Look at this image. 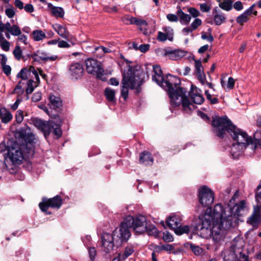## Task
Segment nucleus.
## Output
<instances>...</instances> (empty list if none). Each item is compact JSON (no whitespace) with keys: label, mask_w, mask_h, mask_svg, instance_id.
I'll use <instances>...</instances> for the list:
<instances>
[{"label":"nucleus","mask_w":261,"mask_h":261,"mask_svg":"<svg viewBox=\"0 0 261 261\" xmlns=\"http://www.w3.org/2000/svg\"><path fill=\"white\" fill-rule=\"evenodd\" d=\"M18 134L24 143L20 144L16 141H10L8 143L5 165L9 169H13L20 165L25 157L32 155L34 153L35 136L31 132L30 128L28 126L21 127Z\"/></svg>","instance_id":"obj_1"},{"label":"nucleus","mask_w":261,"mask_h":261,"mask_svg":"<svg viewBox=\"0 0 261 261\" xmlns=\"http://www.w3.org/2000/svg\"><path fill=\"white\" fill-rule=\"evenodd\" d=\"M212 125L213 132L219 138H223L226 132H227L232 139L241 145L249 147L251 149V145L255 144L246 132L237 127L226 116H216L213 118Z\"/></svg>","instance_id":"obj_2"},{"label":"nucleus","mask_w":261,"mask_h":261,"mask_svg":"<svg viewBox=\"0 0 261 261\" xmlns=\"http://www.w3.org/2000/svg\"><path fill=\"white\" fill-rule=\"evenodd\" d=\"M152 69L154 74L152 79L167 92L170 99V110L173 112L174 108L179 106V79L170 74L164 77L161 67L158 65L152 66Z\"/></svg>","instance_id":"obj_3"},{"label":"nucleus","mask_w":261,"mask_h":261,"mask_svg":"<svg viewBox=\"0 0 261 261\" xmlns=\"http://www.w3.org/2000/svg\"><path fill=\"white\" fill-rule=\"evenodd\" d=\"M213 219L210 238L215 243L223 241L226 234V230L230 227L231 220H227L223 215V206L218 203L213 209Z\"/></svg>","instance_id":"obj_4"},{"label":"nucleus","mask_w":261,"mask_h":261,"mask_svg":"<svg viewBox=\"0 0 261 261\" xmlns=\"http://www.w3.org/2000/svg\"><path fill=\"white\" fill-rule=\"evenodd\" d=\"M132 228L137 234H141L146 230L147 220L145 216L139 215L136 217L128 215L126 216L121 222L119 230L115 232L121 234L120 237L124 240H128L130 236L129 228Z\"/></svg>","instance_id":"obj_5"},{"label":"nucleus","mask_w":261,"mask_h":261,"mask_svg":"<svg viewBox=\"0 0 261 261\" xmlns=\"http://www.w3.org/2000/svg\"><path fill=\"white\" fill-rule=\"evenodd\" d=\"M189 96L192 101L197 105H201L204 101L202 91L196 86L192 85L190 92L180 87V104L182 111L187 114H190L195 109V106L190 102Z\"/></svg>","instance_id":"obj_6"},{"label":"nucleus","mask_w":261,"mask_h":261,"mask_svg":"<svg viewBox=\"0 0 261 261\" xmlns=\"http://www.w3.org/2000/svg\"><path fill=\"white\" fill-rule=\"evenodd\" d=\"M121 84V95L126 100L128 97V89H134L142 84L139 71L133 70L130 66H128L127 73L123 74Z\"/></svg>","instance_id":"obj_7"},{"label":"nucleus","mask_w":261,"mask_h":261,"mask_svg":"<svg viewBox=\"0 0 261 261\" xmlns=\"http://www.w3.org/2000/svg\"><path fill=\"white\" fill-rule=\"evenodd\" d=\"M200 223L197 226L196 233L202 238H210L211 227L213 223V210L211 207L206 209L203 215L199 216Z\"/></svg>","instance_id":"obj_8"},{"label":"nucleus","mask_w":261,"mask_h":261,"mask_svg":"<svg viewBox=\"0 0 261 261\" xmlns=\"http://www.w3.org/2000/svg\"><path fill=\"white\" fill-rule=\"evenodd\" d=\"M248 211L247 203L244 200L236 203L232 207L229 204L224 208L223 207V215L227 220H231V224L236 218L242 216Z\"/></svg>","instance_id":"obj_9"},{"label":"nucleus","mask_w":261,"mask_h":261,"mask_svg":"<svg viewBox=\"0 0 261 261\" xmlns=\"http://www.w3.org/2000/svg\"><path fill=\"white\" fill-rule=\"evenodd\" d=\"M85 63L88 73L96 75L97 79L102 81H106V77L103 74L104 70L97 60L89 58L85 60Z\"/></svg>","instance_id":"obj_10"},{"label":"nucleus","mask_w":261,"mask_h":261,"mask_svg":"<svg viewBox=\"0 0 261 261\" xmlns=\"http://www.w3.org/2000/svg\"><path fill=\"white\" fill-rule=\"evenodd\" d=\"M62 199L60 196L57 195L51 198H43L41 202L39 204L40 210L46 212L47 214H50V213H47L48 208L59 209L62 204Z\"/></svg>","instance_id":"obj_11"},{"label":"nucleus","mask_w":261,"mask_h":261,"mask_svg":"<svg viewBox=\"0 0 261 261\" xmlns=\"http://www.w3.org/2000/svg\"><path fill=\"white\" fill-rule=\"evenodd\" d=\"M256 205L254 207L253 215L248 220L249 223L253 226H257L260 220L261 212V186L257 188V193L255 196Z\"/></svg>","instance_id":"obj_12"},{"label":"nucleus","mask_w":261,"mask_h":261,"mask_svg":"<svg viewBox=\"0 0 261 261\" xmlns=\"http://www.w3.org/2000/svg\"><path fill=\"white\" fill-rule=\"evenodd\" d=\"M40 130L43 133L45 137H47L51 132L56 139L60 138L62 135L60 125L53 121H44Z\"/></svg>","instance_id":"obj_13"},{"label":"nucleus","mask_w":261,"mask_h":261,"mask_svg":"<svg viewBox=\"0 0 261 261\" xmlns=\"http://www.w3.org/2000/svg\"><path fill=\"white\" fill-rule=\"evenodd\" d=\"M242 253V248L233 242L229 249H225L221 254L224 261H237Z\"/></svg>","instance_id":"obj_14"},{"label":"nucleus","mask_w":261,"mask_h":261,"mask_svg":"<svg viewBox=\"0 0 261 261\" xmlns=\"http://www.w3.org/2000/svg\"><path fill=\"white\" fill-rule=\"evenodd\" d=\"M199 202L203 206H208L214 201V196L212 190L205 186H203L198 190Z\"/></svg>","instance_id":"obj_15"},{"label":"nucleus","mask_w":261,"mask_h":261,"mask_svg":"<svg viewBox=\"0 0 261 261\" xmlns=\"http://www.w3.org/2000/svg\"><path fill=\"white\" fill-rule=\"evenodd\" d=\"M119 230V228L115 229L112 234L103 233L101 236V242H115L117 246L120 245L123 242H126L127 240L123 239L119 236H121V234H118L115 232Z\"/></svg>","instance_id":"obj_16"},{"label":"nucleus","mask_w":261,"mask_h":261,"mask_svg":"<svg viewBox=\"0 0 261 261\" xmlns=\"http://www.w3.org/2000/svg\"><path fill=\"white\" fill-rule=\"evenodd\" d=\"M128 20L130 24L138 25L139 30L142 32L143 34L148 35L150 33V32L147 29L148 23L146 20L134 17H130L128 18Z\"/></svg>","instance_id":"obj_17"},{"label":"nucleus","mask_w":261,"mask_h":261,"mask_svg":"<svg viewBox=\"0 0 261 261\" xmlns=\"http://www.w3.org/2000/svg\"><path fill=\"white\" fill-rule=\"evenodd\" d=\"M69 73L72 79L77 80L81 77L84 73V68L82 64L79 63L72 64L69 67Z\"/></svg>","instance_id":"obj_18"},{"label":"nucleus","mask_w":261,"mask_h":261,"mask_svg":"<svg viewBox=\"0 0 261 261\" xmlns=\"http://www.w3.org/2000/svg\"><path fill=\"white\" fill-rule=\"evenodd\" d=\"M213 16L214 23L217 25H220L226 21L225 14L217 7L213 9Z\"/></svg>","instance_id":"obj_19"},{"label":"nucleus","mask_w":261,"mask_h":261,"mask_svg":"<svg viewBox=\"0 0 261 261\" xmlns=\"http://www.w3.org/2000/svg\"><path fill=\"white\" fill-rule=\"evenodd\" d=\"M33 57H36L44 62H53L58 59L59 57L57 55L49 56L48 54L45 51L38 50Z\"/></svg>","instance_id":"obj_20"},{"label":"nucleus","mask_w":261,"mask_h":261,"mask_svg":"<svg viewBox=\"0 0 261 261\" xmlns=\"http://www.w3.org/2000/svg\"><path fill=\"white\" fill-rule=\"evenodd\" d=\"M247 146L245 145H241L239 143H233L230 149V153L232 157L237 159H238L242 154L245 148Z\"/></svg>","instance_id":"obj_21"},{"label":"nucleus","mask_w":261,"mask_h":261,"mask_svg":"<svg viewBox=\"0 0 261 261\" xmlns=\"http://www.w3.org/2000/svg\"><path fill=\"white\" fill-rule=\"evenodd\" d=\"M166 224L169 228L173 229L174 232L179 235V226H178V221L175 216L169 217L166 220Z\"/></svg>","instance_id":"obj_22"},{"label":"nucleus","mask_w":261,"mask_h":261,"mask_svg":"<svg viewBox=\"0 0 261 261\" xmlns=\"http://www.w3.org/2000/svg\"><path fill=\"white\" fill-rule=\"evenodd\" d=\"M160 52L163 53L164 56L168 57L172 60H177L179 57V49L166 51L162 49H159L156 50L157 54H159Z\"/></svg>","instance_id":"obj_23"},{"label":"nucleus","mask_w":261,"mask_h":261,"mask_svg":"<svg viewBox=\"0 0 261 261\" xmlns=\"http://www.w3.org/2000/svg\"><path fill=\"white\" fill-rule=\"evenodd\" d=\"M139 160L141 163L145 165L152 164L153 161L151 154L147 151H144L140 153Z\"/></svg>","instance_id":"obj_24"},{"label":"nucleus","mask_w":261,"mask_h":261,"mask_svg":"<svg viewBox=\"0 0 261 261\" xmlns=\"http://www.w3.org/2000/svg\"><path fill=\"white\" fill-rule=\"evenodd\" d=\"M50 107L56 110L62 106V101L59 96L50 94L49 96Z\"/></svg>","instance_id":"obj_25"},{"label":"nucleus","mask_w":261,"mask_h":261,"mask_svg":"<svg viewBox=\"0 0 261 261\" xmlns=\"http://www.w3.org/2000/svg\"><path fill=\"white\" fill-rule=\"evenodd\" d=\"M55 31L62 38L64 39H68L69 34L65 27L56 24L53 27Z\"/></svg>","instance_id":"obj_26"},{"label":"nucleus","mask_w":261,"mask_h":261,"mask_svg":"<svg viewBox=\"0 0 261 261\" xmlns=\"http://www.w3.org/2000/svg\"><path fill=\"white\" fill-rule=\"evenodd\" d=\"M48 8L50 9L53 14L58 17H63L64 15V11L63 8L59 7L54 6L52 4H47Z\"/></svg>","instance_id":"obj_27"},{"label":"nucleus","mask_w":261,"mask_h":261,"mask_svg":"<svg viewBox=\"0 0 261 261\" xmlns=\"http://www.w3.org/2000/svg\"><path fill=\"white\" fill-rule=\"evenodd\" d=\"M31 37L35 41H42L46 37L45 33L41 30L33 31L31 34Z\"/></svg>","instance_id":"obj_28"},{"label":"nucleus","mask_w":261,"mask_h":261,"mask_svg":"<svg viewBox=\"0 0 261 261\" xmlns=\"http://www.w3.org/2000/svg\"><path fill=\"white\" fill-rule=\"evenodd\" d=\"M2 114L1 116V121L2 123L6 124L11 121L13 118L12 114L5 107H2Z\"/></svg>","instance_id":"obj_29"},{"label":"nucleus","mask_w":261,"mask_h":261,"mask_svg":"<svg viewBox=\"0 0 261 261\" xmlns=\"http://www.w3.org/2000/svg\"><path fill=\"white\" fill-rule=\"evenodd\" d=\"M219 6L222 9L229 11L232 8L233 1L232 0H218Z\"/></svg>","instance_id":"obj_30"},{"label":"nucleus","mask_w":261,"mask_h":261,"mask_svg":"<svg viewBox=\"0 0 261 261\" xmlns=\"http://www.w3.org/2000/svg\"><path fill=\"white\" fill-rule=\"evenodd\" d=\"M105 95L107 99L110 102H115V91L109 87L106 88L105 90Z\"/></svg>","instance_id":"obj_31"},{"label":"nucleus","mask_w":261,"mask_h":261,"mask_svg":"<svg viewBox=\"0 0 261 261\" xmlns=\"http://www.w3.org/2000/svg\"><path fill=\"white\" fill-rule=\"evenodd\" d=\"M148 234L150 236L157 237L159 235V231L154 225L150 224L147 222L146 230Z\"/></svg>","instance_id":"obj_32"},{"label":"nucleus","mask_w":261,"mask_h":261,"mask_svg":"<svg viewBox=\"0 0 261 261\" xmlns=\"http://www.w3.org/2000/svg\"><path fill=\"white\" fill-rule=\"evenodd\" d=\"M102 242V247L103 249V251L106 253H109L111 251L114 246V243L115 242Z\"/></svg>","instance_id":"obj_33"},{"label":"nucleus","mask_w":261,"mask_h":261,"mask_svg":"<svg viewBox=\"0 0 261 261\" xmlns=\"http://www.w3.org/2000/svg\"><path fill=\"white\" fill-rule=\"evenodd\" d=\"M134 252V249L133 246H128L125 247L121 257L123 259H125L130 256Z\"/></svg>","instance_id":"obj_34"},{"label":"nucleus","mask_w":261,"mask_h":261,"mask_svg":"<svg viewBox=\"0 0 261 261\" xmlns=\"http://www.w3.org/2000/svg\"><path fill=\"white\" fill-rule=\"evenodd\" d=\"M15 58L17 60H20L22 57V51L19 45H16L13 52Z\"/></svg>","instance_id":"obj_35"},{"label":"nucleus","mask_w":261,"mask_h":261,"mask_svg":"<svg viewBox=\"0 0 261 261\" xmlns=\"http://www.w3.org/2000/svg\"><path fill=\"white\" fill-rule=\"evenodd\" d=\"M249 19V17H247V16L243 13L237 17L236 21L240 25H243V24L247 22Z\"/></svg>","instance_id":"obj_36"},{"label":"nucleus","mask_w":261,"mask_h":261,"mask_svg":"<svg viewBox=\"0 0 261 261\" xmlns=\"http://www.w3.org/2000/svg\"><path fill=\"white\" fill-rule=\"evenodd\" d=\"M29 76V70L25 68H22L17 74V77L23 80L28 79Z\"/></svg>","instance_id":"obj_37"},{"label":"nucleus","mask_w":261,"mask_h":261,"mask_svg":"<svg viewBox=\"0 0 261 261\" xmlns=\"http://www.w3.org/2000/svg\"><path fill=\"white\" fill-rule=\"evenodd\" d=\"M163 31L168 37V40H172L173 35V31L172 29L169 27H164L163 28Z\"/></svg>","instance_id":"obj_38"},{"label":"nucleus","mask_w":261,"mask_h":261,"mask_svg":"<svg viewBox=\"0 0 261 261\" xmlns=\"http://www.w3.org/2000/svg\"><path fill=\"white\" fill-rule=\"evenodd\" d=\"M195 74L203 72V68L201 64L200 60H196L195 61Z\"/></svg>","instance_id":"obj_39"},{"label":"nucleus","mask_w":261,"mask_h":261,"mask_svg":"<svg viewBox=\"0 0 261 261\" xmlns=\"http://www.w3.org/2000/svg\"><path fill=\"white\" fill-rule=\"evenodd\" d=\"M31 121L32 124L39 129H41L43 123L44 122V121L37 118H32Z\"/></svg>","instance_id":"obj_40"},{"label":"nucleus","mask_w":261,"mask_h":261,"mask_svg":"<svg viewBox=\"0 0 261 261\" xmlns=\"http://www.w3.org/2000/svg\"><path fill=\"white\" fill-rule=\"evenodd\" d=\"M12 35L17 36L21 34V30L18 26L17 25H12V28L9 32Z\"/></svg>","instance_id":"obj_41"},{"label":"nucleus","mask_w":261,"mask_h":261,"mask_svg":"<svg viewBox=\"0 0 261 261\" xmlns=\"http://www.w3.org/2000/svg\"><path fill=\"white\" fill-rule=\"evenodd\" d=\"M34 81L33 80H29L27 84V88L26 89V93L28 94H31L34 90V87L33 86V83Z\"/></svg>","instance_id":"obj_42"},{"label":"nucleus","mask_w":261,"mask_h":261,"mask_svg":"<svg viewBox=\"0 0 261 261\" xmlns=\"http://www.w3.org/2000/svg\"><path fill=\"white\" fill-rule=\"evenodd\" d=\"M163 240L166 242H171L173 241V237L169 232L166 231L163 232Z\"/></svg>","instance_id":"obj_43"},{"label":"nucleus","mask_w":261,"mask_h":261,"mask_svg":"<svg viewBox=\"0 0 261 261\" xmlns=\"http://www.w3.org/2000/svg\"><path fill=\"white\" fill-rule=\"evenodd\" d=\"M95 50H101L102 53L99 55V57H102L105 54L111 53L112 51L110 49L105 47L103 46H99L95 48Z\"/></svg>","instance_id":"obj_44"},{"label":"nucleus","mask_w":261,"mask_h":261,"mask_svg":"<svg viewBox=\"0 0 261 261\" xmlns=\"http://www.w3.org/2000/svg\"><path fill=\"white\" fill-rule=\"evenodd\" d=\"M15 117L17 123H20L23 120V112L20 110H18L16 112Z\"/></svg>","instance_id":"obj_45"},{"label":"nucleus","mask_w":261,"mask_h":261,"mask_svg":"<svg viewBox=\"0 0 261 261\" xmlns=\"http://www.w3.org/2000/svg\"><path fill=\"white\" fill-rule=\"evenodd\" d=\"M89 256L90 261H94L95 257L96 255V251L94 247H89L88 248Z\"/></svg>","instance_id":"obj_46"},{"label":"nucleus","mask_w":261,"mask_h":261,"mask_svg":"<svg viewBox=\"0 0 261 261\" xmlns=\"http://www.w3.org/2000/svg\"><path fill=\"white\" fill-rule=\"evenodd\" d=\"M191 18V17L190 15L185 14L180 9V21H182L186 23H187L190 22Z\"/></svg>","instance_id":"obj_47"},{"label":"nucleus","mask_w":261,"mask_h":261,"mask_svg":"<svg viewBox=\"0 0 261 261\" xmlns=\"http://www.w3.org/2000/svg\"><path fill=\"white\" fill-rule=\"evenodd\" d=\"M255 6V4L252 5L251 6H250L248 9H247L246 10H245L243 13L247 16V17H249V15H250L251 14H253L254 15H256L257 14V12L256 11H254V8Z\"/></svg>","instance_id":"obj_48"},{"label":"nucleus","mask_w":261,"mask_h":261,"mask_svg":"<svg viewBox=\"0 0 261 261\" xmlns=\"http://www.w3.org/2000/svg\"><path fill=\"white\" fill-rule=\"evenodd\" d=\"M255 6V4L252 5L251 6H250L248 9H247L246 10H245L243 13L247 16V17H249V15H250L251 14H253L254 15H256L257 14V12L256 11H254V8Z\"/></svg>","instance_id":"obj_49"},{"label":"nucleus","mask_w":261,"mask_h":261,"mask_svg":"<svg viewBox=\"0 0 261 261\" xmlns=\"http://www.w3.org/2000/svg\"><path fill=\"white\" fill-rule=\"evenodd\" d=\"M5 13L9 18H13L15 14L14 8L11 7L6 9L5 10Z\"/></svg>","instance_id":"obj_50"},{"label":"nucleus","mask_w":261,"mask_h":261,"mask_svg":"<svg viewBox=\"0 0 261 261\" xmlns=\"http://www.w3.org/2000/svg\"><path fill=\"white\" fill-rule=\"evenodd\" d=\"M196 76H197V79L200 82L202 85H205L206 80V76L205 74L204 73V72L202 73L196 74Z\"/></svg>","instance_id":"obj_51"},{"label":"nucleus","mask_w":261,"mask_h":261,"mask_svg":"<svg viewBox=\"0 0 261 261\" xmlns=\"http://www.w3.org/2000/svg\"><path fill=\"white\" fill-rule=\"evenodd\" d=\"M1 47L4 50L8 51L10 48V43L4 39L1 43Z\"/></svg>","instance_id":"obj_52"},{"label":"nucleus","mask_w":261,"mask_h":261,"mask_svg":"<svg viewBox=\"0 0 261 261\" xmlns=\"http://www.w3.org/2000/svg\"><path fill=\"white\" fill-rule=\"evenodd\" d=\"M200 9L203 12H208L211 10V6L207 3L200 4Z\"/></svg>","instance_id":"obj_53"},{"label":"nucleus","mask_w":261,"mask_h":261,"mask_svg":"<svg viewBox=\"0 0 261 261\" xmlns=\"http://www.w3.org/2000/svg\"><path fill=\"white\" fill-rule=\"evenodd\" d=\"M201 20L199 18H196L191 25V28L194 30L201 24Z\"/></svg>","instance_id":"obj_54"},{"label":"nucleus","mask_w":261,"mask_h":261,"mask_svg":"<svg viewBox=\"0 0 261 261\" xmlns=\"http://www.w3.org/2000/svg\"><path fill=\"white\" fill-rule=\"evenodd\" d=\"M251 150L258 151L261 153V140L259 141L257 143H255L254 144H252Z\"/></svg>","instance_id":"obj_55"},{"label":"nucleus","mask_w":261,"mask_h":261,"mask_svg":"<svg viewBox=\"0 0 261 261\" xmlns=\"http://www.w3.org/2000/svg\"><path fill=\"white\" fill-rule=\"evenodd\" d=\"M41 93L40 92H37L33 94L32 97V100L34 102H38L41 99Z\"/></svg>","instance_id":"obj_56"},{"label":"nucleus","mask_w":261,"mask_h":261,"mask_svg":"<svg viewBox=\"0 0 261 261\" xmlns=\"http://www.w3.org/2000/svg\"><path fill=\"white\" fill-rule=\"evenodd\" d=\"M158 40L160 41H165L167 39H168V37L166 35L162 32H159L158 33Z\"/></svg>","instance_id":"obj_57"},{"label":"nucleus","mask_w":261,"mask_h":261,"mask_svg":"<svg viewBox=\"0 0 261 261\" xmlns=\"http://www.w3.org/2000/svg\"><path fill=\"white\" fill-rule=\"evenodd\" d=\"M24 11L29 13H31L34 11V8L33 6L31 4H27L24 6L23 8Z\"/></svg>","instance_id":"obj_58"},{"label":"nucleus","mask_w":261,"mask_h":261,"mask_svg":"<svg viewBox=\"0 0 261 261\" xmlns=\"http://www.w3.org/2000/svg\"><path fill=\"white\" fill-rule=\"evenodd\" d=\"M167 18L171 22H177L178 20L177 16L173 14H168L167 15Z\"/></svg>","instance_id":"obj_59"},{"label":"nucleus","mask_w":261,"mask_h":261,"mask_svg":"<svg viewBox=\"0 0 261 261\" xmlns=\"http://www.w3.org/2000/svg\"><path fill=\"white\" fill-rule=\"evenodd\" d=\"M234 80L232 77H229L228 80L227 88L228 89H232L234 87Z\"/></svg>","instance_id":"obj_60"},{"label":"nucleus","mask_w":261,"mask_h":261,"mask_svg":"<svg viewBox=\"0 0 261 261\" xmlns=\"http://www.w3.org/2000/svg\"><path fill=\"white\" fill-rule=\"evenodd\" d=\"M233 6L237 11H241L243 9L242 3L240 1L235 2Z\"/></svg>","instance_id":"obj_61"},{"label":"nucleus","mask_w":261,"mask_h":261,"mask_svg":"<svg viewBox=\"0 0 261 261\" xmlns=\"http://www.w3.org/2000/svg\"><path fill=\"white\" fill-rule=\"evenodd\" d=\"M14 5L19 10H22L24 8L23 3L20 0H15Z\"/></svg>","instance_id":"obj_62"},{"label":"nucleus","mask_w":261,"mask_h":261,"mask_svg":"<svg viewBox=\"0 0 261 261\" xmlns=\"http://www.w3.org/2000/svg\"><path fill=\"white\" fill-rule=\"evenodd\" d=\"M149 44H141L139 46V50L142 53H145L149 50Z\"/></svg>","instance_id":"obj_63"},{"label":"nucleus","mask_w":261,"mask_h":261,"mask_svg":"<svg viewBox=\"0 0 261 261\" xmlns=\"http://www.w3.org/2000/svg\"><path fill=\"white\" fill-rule=\"evenodd\" d=\"M237 261H250L249 256L246 255L243 252L241 253L240 256H239Z\"/></svg>","instance_id":"obj_64"}]
</instances>
